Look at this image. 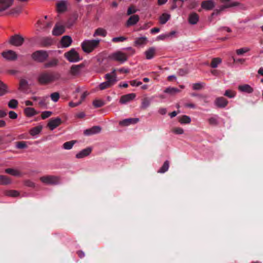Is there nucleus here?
<instances>
[{"mask_svg": "<svg viewBox=\"0 0 263 263\" xmlns=\"http://www.w3.org/2000/svg\"><path fill=\"white\" fill-rule=\"evenodd\" d=\"M169 161L168 160H166L163 165L160 168V169L158 171V173H164L167 172L169 168Z\"/></svg>", "mask_w": 263, "mask_h": 263, "instance_id": "obj_33", "label": "nucleus"}, {"mask_svg": "<svg viewBox=\"0 0 263 263\" xmlns=\"http://www.w3.org/2000/svg\"><path fill=\"white\" fill-rule=\"evenodd\" d=\"M199 21V15L195 12L190 13L189 16V22L190 24L195 25Z\"/></svg>", "mask_w": 263, "mask_h": 263, "instance_id": "obj_23", "label": "nucleus"}, {"mask_svg": "<svg viewBox=\"0 0 263 263\" xmlns=\"http://www.w3.org/2000/svg\"><path fill=\"white\" fill-rule=\"evenodd\" d=\"M238 89L240 91L245 92L249 93H252L253 91V89L248 84L239 85L238 86Z\"/></svg>", "mask_w": 263, "mask_h": 263, "instance_id": "obj_25", "label": "nucleus"}, {"mask_svg": "<svg viewBox=\"0 0 263 263\" xmlns=\"http://www.w3.org/2000/svg\"><path fill=\"white\" fill-rule=\"evenodd\" d=\"M172 132L177 135L183 134L184 130L181 127H174L172 129Z\"/></svg>", "mask_w": 263, "mask_h": 263, "instance_id": "obj_50", "label": "nucleus"}, {"mask_svg": "<svg viewBox=\"0 0 263 263\" xmlns=\"http://www.w3.org/2000/svg\"><path fill=\"white\" fill-rule=\"evenodd\" d=\"M59 76L52 72H43L40 73L37 77V80L41 84H49L58 80Z\"/></svg>", "mask_w": 263, "mask_h": 263, "instance_id": "obj_1", "label": "nucleus"}, {"mask_svg": "<svg viewBox=\"0 0 263 263\" xmlns=\"http://www.w3.org/2000/svg\"><path fill=\"white\" fill-rule=\"evenodd\" d=\"M107 32L106 30L102 28H98L96 31L95 32L93 36H105L106 35Z\"/></svg>", "mask_w": 263, "mask_h": 263, "instance_id": "obj_34", "label": "nucleus"}, {"mask_svg": "<svg viewBox=\"0 0 263 263\" xmlns=\"http://www.w3.org/2000/svg\"><path fill=\"white\" fill-rule=\"evenodd\" d=\"M224 95L229 98H232L236 96V92L234 91L228 89L225 91Z\"/></svg>", "mask_w": 263, "mask_h": 263, "instance_id": "obj_49", "label": "nucleus"}, {"mask_svg": "<svg viewBox=\"0 0 263 263\" xmlns=\"http://www.w3.org/2000/svg\"><path fill=\"white\" fill-rule=\"evenodd\" d=\"M215 103L218 107L224 108L227 105L228 101L223 97H219L215 100Z\"/></svg>", "mask_w": 263, "mask_h": 263, "instance_id": "obj_20", "label": "nucleus"}, {"mask_svg": "<svg viewBox=\"0 0 263 263\" xmlns=\"http://www.w3.org/2000/svg\"><path fill=\"white\" fill-rule=\"evenodd\" d=\"M166 109L165 108H161L159 109L158 112L161 115H165L166 113Z\"/></svg>", "mask_w": 263, "mask_h": 263, "instance_id": "obj_64", "label": "nucleus"}, {"mask_svg": "<svg viewBox=\"0 0 263 263\" xmlns=\"http://www.w3.org/2000/svg\"><path fill=\"white\" fill-rule=\"evenodd\" d=\"M248 51H249V49L247 48H242L237 49L236 50V52L237 55H242L245 53H246Z\"/></svg>", "mask_w": 263, "mask_h": 263, "instance_id": "obj_52", "label": "nucleus"}, {"mask_svg": "<svg viewBox=\"0 0 263 263\" xmlns=\"http://www.w3.org/2000/svg\"><path fill=\"white\" fill-rule=\"evenodd\" d=\"M130 84L133 86H139L142 85V83L140 81H138L136 80L131 81Z\"/></svg>", "mask_w": 263, "mask_h": 263, "instance_id": "obj_56", "label": "nucleus"}, {"mask_svg": "<svg viewBox=\"0 0 263 263\" xmlns=\"http://www.w3.org/2000/svg\"><path fill=\"white\" fill-rule=\"evenodd\" d=\"M9 117L12 119H16L17 117V114L13 111H10L9 112Z\"/></svg>", "mask_w": 263, "mask_h": 263, "instance_id": "obj_57", "label": "nucleus"}, {"mask_svg": "<svg viewBox=\"0 0 263 263\" xmlns=\"http://www.w3.org/2000/svg\"><path fill=\"white\" fill-rule=\"evenodd\" d=\"M61 123V119L60 117L51 119L48 123V126L51 130H53L57 128Z\"/></svg>", "mask_w": 263, "mask_h": 263, "instance_id": "obj_9", "label": "nucleus"}, {"mask_svg": "<svg viewBox=\"0 0 263 263\" xmlns=\"http://www.w3.org/2000/svg\"><path fill=\"white\" fill-rule=\"evenodd\" d=\"M139 121L138 118H128L119 122V124L122 126H128L132 124H136Z\"/></svg>", "mask_w": 263, "mask_h": 263, "instance_id": "obj_21", "label": "nucleus"}, {"mask_svg": "<svg viewBox=\"0 0 263 263\" xmlns=\"http://www.w3.org/2000/svg\"><path fill=\"white\" fill-rule=\"evenodd\" d=\"M13 0H0V11L8 9L13 4Z\"/></svg>", "mask_w": 263, "mask_h": 263, "instance_id": "obj_15", "label": "nucleus"}, {"mask_svg": "<svg viewBox=\"0 0 263 263\" xmlns=\"http://www.w3.org/2000/svg\"><path fill=\"white\" fill-rule=\"evenodd\" d=\"M78 18V15L77 14H74L71 17H69L67 22V25L68 27L71 26L77 21Z\"/></svg>", "mask_w": 263, "mask_h": 263, "instance_id": "obj_37", "label": "nucleus"}, {"mask_svg": "<svg viewBox=\"0 0 263 263\" xmlns=\"http://www.w3.org/2000/svg\"><path fill=\"white\" fill-rule=\"evenodd\" d=\"M2 57L7 61H14L17 59V55L16 53L11 50H8L2 53Z\"/></svg>", "mask_w": 263, "mask_h": 263, "instance_id": "obj_8", "label": "nucleus"}, {"mask_svg": "<svg viewBox=\"0 0 263 263\" xmlns=\"http://www.w3.org/2000/svg\"><path fill=\"white\" fill-rule=\"evenodd\" d=\"M201 87L202 86L200 83H195L193 86V88L194 90L200 89Z\"/></svg>", "mask_w": 263, "mask_h": 263, "instance_id": "obj_60", "label": "nucleus"}, {"mask_svg": "<svg viewBox=\"0 0 263 263\" xmlns=\"http://www.w3.org/2000/svg\"><path fill=\"white\" fill-rule=\"evenodd\" d=\"M81 104V101H79L76 103H74L73 102H70L69 103V106L71 107H76V106L79 105Z\"/></svg>", "mask_w": 263, "mask_h": 263, "instance_id": "obj_59", "label": "nucleus"}, {"mask_svg": "<svg viewBox=\"0 0 263 263\" xmlns=\"http://www.w3.org/2000/svg\"><path fill=\"white\" fill-rule=\"evenodd\" d=\"M5 172L14 176H17L20 175V173L17 170L12 168H7L5 170Z\"/></svg>", "mask_w": 263, "mask_h": 263, "instance_id": "obj_45", "label": "nucleus"}, {"mask_svg": "<svg viewBox=\"0 0 263 263\" xmlns=\"http://www.w3.org/2000/svg\"><path fill=\"white\" fill-rule=\"evenodd\" d=\"M22 7H18L12 10V13H20L22 11Z\"/></svg>", "mask_w": 263, "mask_h": 263, "instance_id": "obj_61", "label": "nucleus"}, {"mask_svg": "<svg viewBox=\"0 0 263 263\" xmlns=\"http://www.w3.org/2000/svg\"><path fill=\"white\" fill-rule=\"evenodd\" d=\"M24 41V40L22 36L20 34H15L10 38L9 43L13 46L18 47L21 46Z\"/></svg>", "mask_w": 263, "mask_h": 263, "instance_id": "obj_6", "label": "nucleus"}, {"mask_svg": "<svg viewBox=\"0 0 263 263\" xmlns=\"http://www.w3.org/2000/svg\"><path fill=\"white\" fill-rule=\"evenodd\" d=\"M64 31L65 28L63 26L55 25L52 33L53 35L58 36L63 33Z\"/></svg>", "mask_w": 263, "mask_h": 263, "instance_id": "obj_22", "label": "nucleus"}, {"mask_svg": "<svg viewBox=\"0 0 263 263\" xmlns=\"http://www.w3.org/2000/svg\"><path fill=\"white\" fill-rule=\"evenodd\" d=\"M28 84V81L26 80L23 79H21L20 82L19 89L21 90H25L27 87Z\"/></svg>", "mask_w": 263, "mask_h": 263, "instance_id": "obj_38", "label": "nucleus"}, {"mask_svg": "<svg viewBox=\"0 0 263 263\" xmlns=\"http://www.w3.org/2000/svg\"><path fill=\"white\" fill-rule=\"evenodd\" d=\"M76 142L77 141L76 140H71L70 141L66 142L63 144V148L66 150L71 149Z\"/></svg>", "mask_w": 263, "mask_h": 263, "instance_id": "obj_31", "label": "nucleus"}, {"mask_svg": "<svg viewBox=\"0 0 263 263\" xmlns=\"http://www.w3.org/2000/svg\"><path fill=\"white\" fill-rule=\"evenodd\" d=\"M8 105L11 109H15L17 107L18 101L15 99H12L8 102Z\"/></svg>", "mask_w": 263, "mask_h": 263, "instance_id": "obj_41", "label": "nucleus"}, {"mask_svg": "<svg viewBox=\"0 0 263 263\" xmlns=\"http://www.w3.org/2000/svg\"><path fill=\"white\" fill-rule=\"evenodd\" d=\"M53 43L52 40L50 38L44 39L42 42L43 46L47 47L51 45Z\"/></svg>", "mask_w": 263, "mask_h": 263, "instance_id": "obj_48", "label": "nucleus"}, {"mask_svg": "<svg viewBox=\"0 0 263 263\" xmlns=\"http://www.w3.org/2000/svg\"><path fill=\"white\" fill-rule=\"evenodd\" d=\"M215 6V3L211 0L204 1L201 4V8L206 10H212Z\"/></svg>", "mask_w": 263, "mask_h": 263, "instance_id": "obj_13", "label": "nucleus"}, {"mask_svg": "<svg viewBox=\"0 0 263 263\" xmlns=\"http://www.w3.org/2000/svg\"><path fill=\"white\" fill-rule=\"evenodd\" d=\"M170 15L167 13H163L160 17V23L161 24H165L170 18Z\"/></svg>", "mask_w": 263, "mask_h": 263, "instance_id": "obj_35", "label": "nucleus"}, {"mask_svg": "<svg viewBox=\"0 0 263 263\" xmlns=\"http://www.w3.org/2000/svg\"><path fill=\"white\" fill-rule=\"evenodd\" d=\"M93 105L96 108H99L104 105V102L100 100H95L92 102Z\"/></svg>", "mask_w": 263, "mask_h": 263, "instance_id": "obj_47", "label": "nucleus"}, {"mask_svg": "<svg viewBox=\"0 0 263 263\" xmlns=\"http://www.w3.org/2000/svg\"><path fill=\"white\" fill-rule=\"evenodd\" d=\"M50 98L51 100L54 102H57L58 101L59 98H60V94L58 92H55L53 93H52L50 95Z\"/></svg>", "mask_w": 263, "mask_h": 263, "instance_id": "obj_46", "label": "nucleus"}, {"mask_svg": "<svg viewBox=\"0 0 263 263\" xmlns=\"http://www.w3.org/2000/svg\"><path fill=\"white\" fill-rule=\"evenodd\" d=\"M10 183L9 179L5 176L1 175L0 176V184H7Z\"/></svg>", "mask_w": 263, "mask_h": 263, "instance_id": "obj_43", "label": "nucleus"}, {"mask_svg": "<svg viewBox=\"0 0 263 263\" xmlns=\"http://www.w3.org/2000/svg\"><path fill=\"white\" fill-rule=\"evenodd\" d=\"M58 63V60L56 59H52L44 65V67L45 68H51L55 67Z\"/></svg>", "mask_w": 263, "mask_h": 263, "instance_id": "obj_28", "label": "nucleus"}, {"mask_svg": "<svg viewBox=\"0 0 263 263\" xmlns=\"http://www.w3.org/2000/svg\"><path fill=\"white\" fill-rule=\"evenodd\" d=\"M24 112L28 117H32L37 114L36 111L31 107H27L25 109Z\"/></svg>", "mask_w": 263, "mask_h": 263, "instance_id": "obj_30", "label": "nucleus"}, {"mask_svg": "<svg viewBox=\"0 0 263 263\" xmlns=\"http://www.w3.org/2000/svg\"><path fill=\"white\" fill-rule=\"evenodd\" d=\"M155 53L156 49L153 47L149 48L145 52L146 58L148 60H150L153 58Z\"/></svg>", "mask_w": 263, "mask_h": 263, "instance_id": "obj_24", "label": "nucleus"}, {"mask_svg": "<svg viewBox=\"0 0 263 263\" xmlns=\"http://www.w3.org/2000/svg\"><path fill=\"white\" fill-rule=\"evenodd\" d=\"M52 114V111H45L42 114L41 117L43 119H45L50 117Z\"/></svg>", "mask_w": 263, "mask_h": 263, "instance_id": "obj_54", "label": "nucleus"}, {"mask_svg": "<svg viewBox=\"0 0 263 263\" xmlns=\"http://www.w3.org/2000/svg\"><path fill=\"white\" fill-rule=\"evenodd\" d=\"M147 40L146 37H140L136 38L135 41V45L139 46L143 45H145L147 43Z\"/></svg>", "mask_w": 263, "mask_h": 263, "instance_id": "obj_27", "label": "nucleus"}, {"mask_svg": "<svg viewBox=\"0 0 263 263\" xmlns=\"http://www.w3.org/2000/svg\"><path fill=\"white\" fill-rule=\"evenodd\" d=\"M83 67L82 64L72 65L70 68V73L73 76H78L81 73Z\"/></svg>", "mask_w": 263, "mask_h": 263, "instance_id": "obj_17", "label": "nucleus"}, {"mask_svg": "<svg viewBox=\"0 0 263 263\" xmlns=\"http://www.w3.org/2000/svg\"><path fill=\"white\" fill-rule=\"evenodd\" d=\"M198 5L197 2L196 1H192L189 5V8L190 9H194Z\"/></svg>", "mask_w": 263, "mask_h": 263, "instance_id": "obj_58", "label": "nucleus"}, {"mask_svg": "<svg viewBox=\"0 0 263 263\" xmlns=\"http://www.w3.org/2000/svg\"><path fill=\"white\" fill-rule=\"evenodd\" d=\"M48 97L46 96L43 97V98H40L39 101V104L44 108H47L48 103L47 102L46 100L48 99Z\"/></svg>", "mask_w": 263, "mask_h": 263, "instance_id": "obj_40", "label": "nucleus"}, {"mask_svg": "<svg viewBox=\"0 0 263 263\" xmlns=\"http://www.w3.org/2000/svg\"><path fill=\"white\" fill-rule=\"evenodd\" d=\"M92 151V148L90 147H87L85 149H82L77 153L76 155V157L77 159H82L85 157L89 156Z\"/></svg>", "mask_w": 263, "mask_h": 263, "instance_id": "obj_12", "label": "nucleus"}, {"mask_svg": "<svg viewBox=\"0 0 263 263\" xmlns=\"http://www.w3.org/2000/svg\"><path fill=\"white\" fill-rule=\"evenodd\" d=\"M31 58L36 62L43 63L48 58V53L46 50H37L32 54Z\"/></svg>", "mask_w": 263, "mask_h": 263, "instance_id": "obj_4", "label": "nucleus"}, {"mask_svg": "<svg viewBox=\"0 0 263 263\" xmlns=\"http://www.w3.org/2000/svg\"><path fill=\"white\" fill-rule=\"evenodd\" d=\"M101 131V127L99 126H95L84 130V134L86 136H90L99 134Z\"/></svg>", "mask_w": 263, "mask_h": 263, "instance_id": "obj_10", "label": "nucleus"}, {"mask_svg": "<svg viewBox=\"0 0 263 263\" xmlns=\"http://www.w3.org/2000/svg\"><path fill=\"white\" fill-rule=\"evenodd\" d=\"M16 147L18 149H24L27 147L26 142L24 141L16 143Z\"/></svg>", "mask_w": 263, "mask_h": 263, "instance_id": "obj_53", "label": "nucleus"}, {"mask_svg": "<svg viewBox=\"0 0 263 263\" xmlns=\"http://www.w3.org/2000/svg\"><path fill=\"white\" fill-rule=\"evenodd\" d=\"M41 181L47 184H56L59 183V179L57 177L46 176L41 177Z\"/></svg>", "mask_w": 263, "mask_h": 263, "instance_id": "obj_7", "label": "nucleus"}, {"mask_svg": "<svg viewBox=\"0 0 263 263\" xmlns=\"http://www.w3.org/2000/svg\"><path fill=\"white\" fill-rule=\"evenodd\" d=\"M101 40H85L81 44V46L84 52L90 53L92 52L98 46Z\"/></svg>", "mask_w": 263, "mask_h": 263, "instance_id": "obj_3", "label": "nucleus"}, {"mask_svg": "<svg viewBox=\"0 0 263 263\" xmlns=\"http://www.w3.org/2000/svg\"><path fill=\"white\" fill-rule=\"evenodd\" d=\"M140 17L138 15L134 14L131 15L126 22L125 25L127 27L136 25L139 21Z\"/></svg>", "mask_w": 263, "mask_h": 263, "instance_id": "obj_11", "label": "nucleus"}, {"mask_svg": "<svg viewBox=\"0 0 263 263\" xmlns=\"http://www.w3.org/2000/svg\"><path fill=\"white\" fill-rule=\"evenodd\" d=\"M115 69L112 70L111 73H107L105 75L106 81L100 83L97 88L103 90L114 85L115 83Z\"/></svg>", "mask_w": 263, "mask_h": 263, "instance_id": "obj_2", "label": "nucleus"}, {"mask_svg": "<svg viewBox=\"0 0 263 263\" xmlns=\"http://www.w3.org/2000/svg\"><path fill=\"white\" fill-rule=\"evenodd\" d=\"M126 39L127 38L124 36L116 37V42H123L125 41Z\"/></svg>", "mask_w": 263, "mask_h": 263, "instance_id": "obj_62", "label": "nucleus"}, {"mask_svg": "<svg viewBox=\"0 0 263 263\" xmlns=\"http://www.w3.org/2000/svg\"><path fill=\"white\" fill-rule=\"evenodd\" d=\"M208 121L209 124L211 125H217L218 124L217 119L214 117L209 119Z\"/></svg>", "mask_w": 263, "mask_h": 263, "instance_id": "obj_55", "label": "nucleus"}, {"mask_svg": "<svg viewBox=\"0 0 263 263\" xmlns=\"http://www.w3.org/2000/svg\"><path fill=\"white\" fill-rule=\"evenodd\" d=\"M72 43V39L70 36L65 35L62 37L61 40V45L62 47L66 48L69 47Z\"/></svg>", "mask_w": 263, "mask_h": 263, "instance_id": "obj_19", "label": "nucleus"}, {"mask_svg": "<svg viewBox=\"0 0 263 263\" xmlns=\"http://www.w3.org/2000/svg\"><path fill=\"white\" fill-rule=\"evenodd\" d=\"M221 62L222 60L219 58H213L211 63V66L212 68H216L218 65L221 63Z\"/></svg>", "mask_w": 263, "mask_h": 263, "instance_id": "obj_36", "label": "nucleus"}, {"mask_svg": "<svg viewBox=\"0 0 263 263\" xmlns=\"http://www.w3.org/2000/svg\"><path fill=\"white\" fill-rule=\"evenodd\" d=\"M42 126H37L31 128L30 130V134L32 136L38 135L42 130Z\"/></svg>", "mask_w": 263, "mask_h": 263, "instance_id": "obj_32", "label": "nucleus"}, {"mask_svg": "<svg viewBox=\"0 0 263 263\" xmlns=\"http://www.w3.org/2000/svg\"><path fill=\"white\" fill-rule=\"evenodd\" d=\"M64 57L71 63L78 62L81 60L79 53L74 48H72L69 51L65 52Z\"/></svg>", "mask_w": 263, "mask_h": 263, "instance_id": "obj_5", "label": "nucleus"}, {"mask_svg": "<svg viewBox=\"0 0 263 263\" xmlns=\"http://www.w3.org/2000/svg\"><path fill=\"white\" fill-rule=\"evenodd\" d=\"M179 91V90L175 87H167L164 91V92L165 93H170L171 95L176 94V93L178 92Z\"/></svg>", "mask_w": 263, "mask_h": 263, "instance_id": "obj_39", "label": "nucleus"}, {"mask_svg": "<svg viewBox=\"0 0 263 263\" xmlns=\"http://www.w3.org/2000/svg\"><path fill=\"white\" fill-rule=\"evenodd\" d=\"M127 55L121 51H116V61L123 63L127 60Z\"/></svg>", "mask_w": 263, "mask_h": 263, "instance_id": "obj_18", "label": "nucleus"}, {"mask_svg": "<svg viewBox=\"0 0 263 263\" xmlns=\"http://www.w3.org/2000/svg\"><path fill=\"white\" fill-rule=\"evenodd\" d=\"M152 100L150 98H144L142 100L141 108L142 109H146L150 105Z\"/></svg>", "mask_w": 263, "mask_h": 263, "instance_id": "obj_26", "label": "nucleus"}, {"mask_svg": "<svg viewBox=\"0 0 263 263\" xmlns=\"http://www.w3.org/2000/svg\"><path fill=\"white\" fill-rule=\"evenodd\" d=\"M178 119V121L181 124H189L191 122L190 117L186 115L181 116Z\"/></svg>", "mask_w": 263, "mask_h": 263, "instance_id": "obj_29", "label": "nucleus"}, {"mask_svg": "<svg viewBox=\"0 0 263 263\" xmlns=\"http://www.w3.org/2000/svg\"><path fill=\"white\" fill-rule=\"evenodd\" d=\"M7 86L0 81V96L5 95L7 92Z\"/></svg>", "mask_w": 263, "mask_h": 263, "instance_id": "obj_42", "label": "nucleus"}, {"mask_svg": "<svg viewBox=\"0 0 263 263\" xmlns=\"http://www.w3.org/2000/svg\"><path fill=\"white\" fill-rule=\"evenodd\" d=\"M178 72L180 76H183L187 73V71L183 69H180Z\"/></svg>", "mask_w": 263, "mask_h": 263, "instance_id": "obj_63", "label": "nucleus"}, {"mask_svg": "<svg viewBox=\"0 0 263 263\" xmlns=\"http://www.w3.org/2000/svg\"><path fill=\"white\" fill-rule=\"evenodd\" d=\"M6 195L8 196L15 197L18 196L19 195V193L15 190H9L6 192Z\"/></svg>", "mask_w": 263, "mask_h": 263, "instance_id": "obj_44", "label": "nucleus"}, {"mask_svg": "<svg viewBox=\"0 0 263 263\" xmlns=\"http://www.w3.org/2000/svg\"><path fill=\"white\" fill-rule=\"evenodd\" d=\"M68 1L62 0L57 4V11L59 12H63L67 10Z\"/></svg>", "mask_w": 263, "mask_h": 263, "instance_id": "obj_16", "label": "nucleus"}, {"mask_svg": "<svg viewBox=\"0 0 263 263\" xmlns=\"http://www.w3.org/2000/svg\"><path fill=\"white\" fill-rule=\"evenodd\" d=\"M136 97V94L134 93H128L125 95H123L121 96L120 102L121 104L126 103L133 100H134Z\"/></svg>", "mask_w": 263, "mask_h": 263, "instance_id": "obj_14", "label": "nucleus"}, {"mask_svg": "<svg viewBox=\"0 0 263 263\" xmlns=\"http://www.w3.org/2000/svg\"><path fill=\"white\" fill-rule=\"evenodd\" d=\"M138 11L134 6H130L127 11V15H130L132 14L135 13Z\"/></svg>", "mask_w": 263, "mask_h": 263, "instance_id": "obj_51", "label": "nucleus"}]
</instances>
